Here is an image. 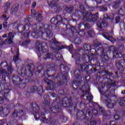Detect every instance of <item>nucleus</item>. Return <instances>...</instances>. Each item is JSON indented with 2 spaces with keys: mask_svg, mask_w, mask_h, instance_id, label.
Instances as JSON below:
<instances>
[{
  "mask_svg": "<svg viewBox=\"0 0 125 125\" xmlns=\"http://www.w3.org/2000/svg\"><path fill=\"white\" fill-rule=\"evenodd\" d=\"M43 99L45 101L44 104L45 106L42 108L39 114L42 116H44V114H57V113H60L62 111V107L63 108H67L68 111L70 112L72 110H76L77 109V105L74 106V104L72 103V98H68L67 97H64L63 99L62 104L58 103L57 102V98L53 100L52 104V106L50 107V101H49V96L48 95H45L43 96Z\"/></svg>",
  "mask_w": 125,
  "mask_h": 125,
  "instance_id": "1",
  "label": "nucleus"
},
{
  "mask_svg": "<svg viewBox=\"0 0 125 125\" xmlns=\"http://www.w3.org/2000/svg\"><path fill=\"white\" fill-rule=\"evenodd\" d=\"M31 107L32 110L33 111V115L36 121H39V120H42L43 123L45 124H49L50 125H54L58 124V121L57 120V117H56V115L59 114H61L62 113V110L61 112L57 113H49V116L50 117L46 118L45 115L46 113H44V116H42V114H40V106L36 103H32L31 104Z\"/></svg>",
  "mask_w": 125,
  "mask_h": 125,
  "instance_id": "2",
  "label": "nucleus"
},
{
  "mask_svg": "<svg viewBox=\"0 0 125 125\" xmlns=\"http://www.w3.org/2000/svg\"><path fill=\"white\" fill-rule=\"evenodd\" d=\"M32 27L33 31L31 32V36L34 39H39L40 37H42L43 34H46L48 39H51L53 36L51 32V28L53 27L52 25L45 24L42 26L41 23H36L33 24Z\"/></svg>",
  "mask_w": 125,
  "mask_h": 125,
  "instance_id": "3",
  "label": "nucleus"
},
{
  "mask_svg": "<svg viewBox=\"0 0 125 125\" xmlns=\"http://www.w3.org/2000/svg\"><path fill=\"white\" fill-rule=\"evenodd\" d=\"M61 73L58 74L55 78V80H59L56 83L57 86H61V85H68V74L70 71V68L66 64H60Z\"/></svg>",
  "mask_w": 125,
  "mask_h": 125,
  "instance_id": "4",
  "label": "nucleus"
},
{
  "mask_svg": "<svg viewBox=\"0 0 125 125\" xmlns=\"http://www.w3.org/2000/svg\"><path fill=\"white\" fill-rule=\"evenodd\" d=\"M88 114V116H86ZM76 119L77 121H85L84 122V125H88V123H90L91 125H96V121L95 120L91 121L93 119V115L91 113L90 109H88V113L86 112V114L83 110H79L78 112L76 114Z\"/></svg>",
  "mask_w": 125,
  "mask_h": 125,
  "instance_id": "5",
  "label": "nucleus"
},
{
  "mask_svg": "<svg viewBox=\"0 0 125 125\" xmlns=\"http://www.w3.org/2000/svg\"><path fill=\"white\" fill-rule=\"evenodd\" d=\"M81 15H82L83 22H95L99 19V16H98V13H96L95 14L88 12L84 13L82 11L77 10L75 13V15L81 18Z\"/></svg>",
  "mask_w": 125,
  "mask_h": 125,
  "instance_id": "6",
  "label": "nucleus"
},
{
  "mask_svg": "<svg viewBox=\"0 0 125 125\" xmlns=\"http://www.w3.org/2000/svg\"><path fill=\"white\" fill-rule=\"evenodd\" d=\"M34 71H35V64L29 63L26 65L25 67V65L18 67L17 72L18 74H20L21 77L27 78L34 76Z\"/></svg>",
  "mask_w": 125,
  "mask_h": 125,
  "instance_id": "7",
  "label": "nucleus"
},
{
  "mask_svg": "<svg viewBox=\"0 0 125 125\" xmlns=\"http://www.w3.org/2000/svg\"><path fill=\"white\" fill-rule=\"evenodd\" d=\"M1 68H0V82L5 83L7 80H9V75L6 72L5 69L3 68H7V70L9 74H12L13 68L11 66H8V63L6 62H2L0 64Z\"/></svg>",
  "mask_w": 125,
  "mask_h": 125,
  "instance_id": "8",
  "label": "nucleus"
},
{
  "mask_svg": "<svg viewBox=\"0 0 125 125\" xmlns=\"http://www.w3.org/2000/svg\"><path fill=\"white\" fill-rule=\"evenodd\" d=\"M50 23L54 27H57V25H61V24H62L63 26H65L66 30L71 29V25L69 23L67 19H63L60 15H58L56 17H54L52 18L50 20Z\"/></svg>",
  "mask_w": 125,
  "mask_h": 125,
  "instance_id": "9",
  "label": "nucleus"
},
{
  "mask_svg": "<svg viewBox=\"0 0 125 125\" xmlns=\"http://www.w3.org/2000/svg\"><path fill=\"white\" fill-rule=\"evenodd\" d=\"M57 44H61V43L57 40H56V39L53 38L51 41L50 42L49 44V45L50 47L52 49H55L56 47V49L57 50H61V49H64V48H66L69 52L71 53V51H73L74 49V47L73 46V44H71L69 46H67V45H62V46L57 45Z\"/></svg>",
  "mask_w": 125,
  "mask_h": 125,
  "instance_id": "10",
  "label": "nucleus"
},
{
  "mask_svg": "<svg viewBox=\"0 0 125 125\" xmlns=\"http://www.w3.org/2000/svg\"><path fill=\"white\" fill-rule=\"evenodd\" d=\"M39 44L36 46V49H37V54L38 56V59L41 60V57L42 53H45L48 51V47H47V44L44 42L42 43L38 42Z\"/></svg>",
  "mask_w": 125,
  "mask_h": 125,
  "instance_id": "11",
  "label": "nucleus"
},
{
  "mask_svg": "<svg viewBox=\"0 0 125 125\" xmlns=\"http://www.w3.org/2000/svg\"><path fill=\"white\" fill-rule=\"evenodd\" d=\"M47 68L49 69H47L44 71L43 75H42V78L44 77L46 78L45 79H47V78H51L52 80H54V77H55V73H56V66L54 63H50L47 65ZM54 71L55 73L52 75H49L48 73L49 72Z\"/></svg>",
  "mask_w": 125,
  "mask_h": 125,
  "instance_id": "12",
  "label": "nucleus"
},
{
  "mask_svg": "<svg viewBox=\"0 0 125 125\" xmlns=\"http://www.w3.org/2000/svg\"><path fill=\"white\" fill-rule=\"evenodd\" d=\"M105 20H110V21L113 22V20H114V19L110 17L107 14H104V19L100 20L97 22V26L98 28L102 29V28H106V27H108V22Z\"/></svg>",
  "mask_w": 125,
  "mask_h": 125,
  "instance_id": "13",
  "label": "nucleus"
},
{
  "mask_svg": "<svg viewBox=\"0 0 125 125\" xmlns=\"http://www.w3.org/2000/svg\"><path fill=\"white\" fill-rule=\"evenodd\" d=\"M97 53V51L95 49L91 48V49L88 52V54H84L82 59L85 61L86 63H89L91 61V59H90L92 58V59H93V57L96 56Z\"/></svg>",
  "mask_w": 125,
  "mask_h": 125,
  "instance_id": "14",
  "label": "nucleus"
},
{
  "mask_svg": "<svg viewBox=\"0 0 125 125\" xmlns=\"http://www.w3.org/2000/svg\"><path fill=\"white\" fill-rule=\"evenodd\" d=\"M33 20H34V16L32 15H29L26 17V19H25L24 21V25L22 27L23 31H21V34H22L23 32H27V31H29V30H30L31 22H32Z\"/></svg>",
  "mask_w": 125,
  "mask_h": 125,
  "instance_id": "15",
  "label": "nucleus"
},
{
  "mask_svg": "<svg viewBox=\"0 0 125 125\" xmlns=\"http://www.w3.org/2000/svg\"><path fill=\"white\" fill-rule=\"evenodd\" d=\"M13 78L12 83L15 85H19L22 82H25V77H22L20 73H18V75L14 76Z\"/></svg>",
  "mask_w": 125,
  "mask_h": 125,
  "instance_id": "16",
  "label": "nucleus"
},
{
  "mask_svg": "<svg viewBox=\"0 0 125 125\" xmlns=\"http://www.w3.org/2000/svg\"><path fill=\"white\" fill-rule=\"evenodd\" d=\"M108 50L110 53L112 52L113 53V58H117L118 59L119 58H122L123 56L122 53L118 52V49L116 48L114 46L109 47Z\"/></svg>",
  "mask_w": 125,
  "mask_h": 125,
  "instance_id": "17",
  "label": "nucleus"
},
{
  "mask_svg": "<svg viewBox=\"0 0 125 125\" xmlns=\"http://www.w3.org/2000/svg\"><path fill=\"white\" fill-rule=\"evenodd\" d=\"M49 6L51 7L52 9H56V11L59 13L61 11L62 8L58 6V3L55 1V0H50V3H49Z\"/></svg>",
  "mask_w": 125,
  "mask_h": 125,
  "instance_id": "18",
  "label": "nucleus"
},
{
  "mask_svg": "<svg viewBox=\"0 0 125 125\" xmlns=\"http://www.w3.org/2000/svg\"><path fill=\"white\" fill-rule=\"evenodd\" d=\"M29 83H33L34 84H40V81L38 79H32V77H27L25 78L24 83L22 84H26Z\"/></svg>",
  "mask_w": 125,
  "mask_h": 125,
  "instance_id": "19",
  "label": "nucleus"
},
{
  "mask_svg": "<svg viewBox=\"0 0 125 125\" xmlns=\"http://www.w3.org/2000/svg\"><path fill=\"white\" fill-rule=\"evenodd\" d=\"M44 81L47 84V86L49 90H54L56 88V85L55 83L52 80H50L47 78L44 79Z\"/></svg>",
  "mask_w": 125,
  "mask_h": 125,
  "instance_id": "20",
  "label": "nucleus"
},
{
  "mask_svg": "<svg viewBox=\"0 0 125 125\" xmlns=\"http://www.w3.org/2000/svg\"><path fill=\"white\" fill-rule=\"evenodd\" d=\"M37 91L38 87L36 85L30 86L27 87L26 92H24V95L25 96H28V95H30V93H34Z\"/></svg>",
  "mask_w": 125,
  "mask_h": 125,
  "instance_id": "21",
  "label": "nucleus"
},
{
  "mask_svg": "<svg viewBox=\"0 0 125 125\" xmlns=\"http://www.w3.org/2000/svg\"><path fill=\"white\" fill-rule=\"evenodd\" d=\"M105 104L107 109H113V108L116 106L117 102H116V101L108 99L105 100Z\"/></svg>",
  "mask_w": 125,
  "mask_h": 125,
  "instance_id": "22",
  "label": "nucleus"
},
{
  "mask_svg": "<svg viewBox=\"0 0 125 125\" xmlns=\"http://www.w3.org/2000/svg\"><path fill=\"white\" fill-rule=\"evenodd\" d=\"M9 105L6 107L1 106L0 107V113L4 115V117H7L10 113V108H9Z\"/></svg>",
  "mask_w": 125,
  "mask_h": 125,
  "instance_id": "23",
  "label": "nucleus"
},
{
  "mask_svg": "<svg viewBox=\"0 0 125 125\" xmlns=\"http://www.w3.org/2000/svg\"><path fill=\"white\" fill-rule=\"evenodd\" d=\"M80 51H78V52H76V53L72 54V58H74L76 60L75 63L77 66H81V55L80 53Z\"/></svg>",
  "mask_w": 125,
  "mask_h": 125,
  "instance_id": "24",
  "label": "nucleus"
},
{
  "mask_svg": "<svg viewBox=\"0 0 125 125\" xmlns=\"http://www.w3.org/2000/svg\"><path fill=\"white\" fill-rule=\"evenodd\" d=\"M104 66V64L101 65L100 63L96 62L95 64V68L92 67V68L90 69V71L91 73L97 72L99 70L101 69V67H103Z\"/></svg>",
  "mask_w": 125,
  "mask_h": 125,
  "instance_id": "25",
  "label": "nucleus"
},
{
  "mask_svg": "<svg viewBox=\"0 0 125 125\" xmlns=\"http://www.w3.org/2000/svg\"><path fill=\"white\" fill-rule=\"evenodd\" d=\"M10 91H11V87L10 86L4 87L3 97L5 100H7V97L9 96V92Z\"/></svg>",
  "mask_w": 125,
  "mask_h": 125,
  "instance_id": "26",
  "label": "nucleus"
},
{
  "mask_svg": "<svg viewBox=\"0 0 125 125\" xmlns=\"http://www.w3.org/2000/svg\"><path fill=\"white\" fill-rule=\"evenodd\" d=\"M89 66L91 67L90 64L86 65L85 63H82L80 64V68L82 72H88L89 70Z\"/></svg>",
  "mask_w": 125,
  "mask_h": 125,
  "instance_id": "27",
  "label": "nucleus"
},
{
  "mask_svg": "<svg viewBox=\"0 0 125 125\" xmlns=\"http://www.w3.org/2000/svg\"><path fill=\"white\" fill-rule=\"evenodd\" d=\"M74 77L76 80H82L83 76L81 74V71L79 69H76L74 73Z\"/></svg>",
  "mask_w": 125,
  "mask_h": 125,
  "instance_id": "28",
  "label": "nucleus"
},
{
  "mask_svg": "<svg viewBox=\"0 0 125 125\" xmlns=\"http://www.w3.org/2000/svg\"><path fill=\"white\" fill-rule=\"evenodd\" d=\"M82 84V81H75L73 82V88L74 90H77L81 86Z\"/></svg>",
  "mask_w": 125,
  "mask_h": 125,
  "instance_id": "29",
  "label": "nucleus"
},
{
  "mask_svg": "<svg viewBox=\"0 0 125 125\" xmlns=\"http://www.w3.org/2000/svg\"><path fill=\"white\" fill-rule=\"evenodd\" d=\"M101 58H102V61H103V62H104V63H106V62L109 60L108 55L105 54L104 49L102 50Z\"/></svg>",
  "mask_w": 125,
  "mask_h": 125,
  "instance_id": "30",
  "label": "nucleus"
},
{
  "mask_svg": "<svg viewBox=\"0 0 125 125\" xmlns=\"http://www.w3.org/2000/svg\"><path fill=\"white\" fill-rule=\"evenodd\" d=\"M74 8L73 6L69 7L68 6H66L64 7V10L66 12L67 14H71L74 11Z\"/></svg>",
  "mask_w": 125,
  "mask_h": 125,
  "instance_id": "31",
  "label": "nucleus"
},
{
  "mask_svg": "<svg viewBox=\"0 0 125 125\" xmlns=\"http://www.w3.org/2000/svg\"><path fill=\"white\" fill-rule=\"evenodd\" d=\"M24 113V110H20L19 111L17 110H15L13 113H12V116L14 117V118H17L18 117V115H21V114Z\"/></svg>",
  "mask_w": 125,
  "mask_h": 125,
  "instance_id": "32",
  "label": "nucleus"
},
{
  "mask_svg": "<svg viewBox=\"0 0 125 125\" xmlns=\"http://www.w3.org/2000/svg\"><path fill=\"white\" fill-rule=\"evenodd\" d=\"M55 58L56 59V61H58L59 62H60V63H62V62L64 61L63 56H62L60 53H57L56 54Z\"/></svg>",
  "mask_w": 125,
  "mask_h": 125,
  "instance_id": "33",
  "label": "nucleus"
},
{
  "mask_svg": "<svg viewBox=\"0 0 125 125\" xmlns=\"http://www.w3.org/2000/svg\"><path fill=\"white\" fill-rule=\"evenodd\" d=\"M19 9V4H16L15 5V7L12 9L11 11V15H14L15 13H17L18 12V10Z\"/></svg>",
  "mask_w": 125,
  "mask_h": 125,
  "instance_id": "34",
  "label": "nucleus"
},
{
  "mask_svg": "<svg viewBox=\"0 0 125 125\" xmlns=\"http://www.w3.org/2000/svg\"><path fill=\"white\" fill-rule=\"evenodd\" d=\"M93 106H98V109L101 113H105V110L103 109V108L100 106V105L98 104V103L93 102H92Z\"/></svg>",
  "mask_w": 125,
  "mask_h": 125,
  "instance_id": "35",
  "label": "nucleus"
},
{
  "mask_svg": "<svg viewBox=\"0 0 125 125\" xmlns=\"http://www.w3.org/2000/svg\"><path fill=\"white\" fill-rule=\"evenodd\" d=\"M37 91L38 94H39L40 96H42L43 92H44V91H45L43 90V87H42V86L40 85L39 87H38Z\"/></svg>",
  "mask_w": 125,
  "mask_h": 125,
  "instance_id": "36",
  "label": "nucleus"
},
{
  "mask_svg": "<svg viewBox=\"0 0 125 125\" xmlns=\"http://www.w3.org/2000/svg\"><path fill=\"white\" fill-rule=\"evenodd\" d=\"M87 33L90 38L95 37V32H94V30H89L87 31Z\"/></svg>",
  "mask_w": 125,
  "mask_h": 125,
  "instance_id": "37",
  "label": "nucleus"
},
{
  "mask_svg": "<svg viewBox=\"0 0 125 125\" xmlns=\"http://www.w3.org/2000/svg\"><path fill=\"white\" fill-rule=\"evenodd\" d=\"M121 4V1L120 0H116L115 2L113 3V7L114 8H118Z\"/></svg>",
  "mask_w": 125,
  "mask_h": 125,
  "instance_id": "38",
  "label": "nucleus"
},
{
  "mask_svg": "<svg viewBox=\"0 0 125 125\" xmlns=\"http://www.w3.org/2000/svg\"><path fill=\"white\" fill-rule=\"evenodd\" d=\"M82 22L83 26L84 27L85 30H89L90 29V25L89 23H87V22H86V21H83V18H82Z\"/></svg>",
  "mask_w": 125,
  "mask_h": 125,
  "instance_id": "39",
  "label": "nucleus"
},
{
  "mask_svg": "<svg viewBox=\"0 0 125 125\" xmlns=\"http://www.w3.org/2000/svg\"><path fill=\"white\" fill-rule=\"evenodd\" d=\"M19 51L17 52L16 55L13 57V61L16 63L19 60Z\"/></svg>",
  "mask_w": 125,
  "mask_h": 125,
  "instance_id": "40",
  "label": "nucleus"
},
{
  "mask_svg": "<svg viewBox=\"0 0 125 125\" xmlns=\"http://www.w3.org/2000/svg\"><path fill=\"white\" fill-rule=\"evenodd\" d=\"M119 105L121 106V107H124V108H125V98H120Z\"/></svg>",
  "mask_w": 125,
  "mask_h": 125,
  "instance_id": "41",
  "label": "nucleus"
},
{
  "mask_svg": "<svg viewBox=\"0 0 125 125\" xmlns=\"http://www.w3.org/2000/svg\"><path fill=\"white\" fill-rule=\"evenodd\" d=\"M35 75L37 78H41L42 77V69H39L35 71Z\"/></svg>",
  "mask_w": 125,
  "mask_h": 125,
  "instance_id": "42",
  "label": "nucleus"
},
{
  "mask_svg": "<svg viewBox=\"0 0 125 125\" xmlns=\"http://www.w3.org/2000/svg\"><path fill=\"white\" fill-rule=\"evenodd\" d=\"M83 47L85 51H88V52L91 49V46L89 44H84Z\"/></svg>",
  "mask_w": 125,
  "mask_h": 125,
  "instance_id": "43",
  "label": "nucleus"
},
{
  "mask_svg": "<svg viewBox=\"0 0 125 125\" xmlns=\"http://www.w3.org/2000/svg\"><path fill=\"white\" fill-rule=\"evenodd\" d=\"M125 50V45L124 44L120 45L118 47V52L120 51L119 53H123V51Z\"/></svg>",
  "mask_w": 125,
  "mask_h": 125,
  "instance_id": "44",
  "label": "nucleus"
},
{
  "mask_svg": "<svg viewBox=\"0 0 125 125\" xmlns=\"http://www.w3.org/2000/svg\"><path fill=\"white\" fill-rule=\"evenodd\" d=\"M75 34H77L78 36L80 37H83L85 35V32H84V30H80L79 31L75 33Z\"/></svg>",
  "mask_w": 125,
  "mask_h": 125,
  "instance_id": "45",
  "label": "nucleus"
},
{
  "mask_svg": "<svg viewBox=\"0 0 125 125\" xmlns=\"http://www.w3.org/2000/svg\"><path fill=\"white\" fill-rule=\"evenodd\" d=\"M74 42L75 44H81V43H82V39L76 37L74 39Z\"/></svg>",
  "mask_w": 125,
  "mask_h": 125,
  "instance_id": "46",
  "label": "nucleus"
},
{
  "mask_svg": "<svg viewBox=\"0 0 125 125\" xmlns=\"http://www.w3.org/2000/svg\"><path fill=\"white\" fill-rule=\"evenodd\" d=\"M23 37L25 39L29 38L30 36V34H31V31H23Z\"/></svg>",
  "mask_w": 125,
  "mask_h": 125,
  "instance_id": "47",
  "label": "nucleus"
},
{
  "mask_svg": "<svg viewBox=\"0 0 125 125\" xmlns=\"http://www.w3.org/2000/svg\"><path fill=\"white\" fill-rule=\"evenodd\" d=\"M36 21L38 22H42L43 18H42V14H39L37 15V16L36 17Z\"/></svg>",
  "mask_w": 125,
  "mask_h": 125,
  "instance_id": "48",
  "label": "nucleus"
},
{
  "mask_svg": "<svg viewBox=\"0 0 125 125\" xmlns=\"http://www.w3.org/2000/svg\"><path fill=\"white\" fill-rule=\"evenodd\" d=\"M49 59V60H52L53 59V54H50L48 53L46 55V60Z\"/></svg>",
  "mask_w": 125,
  "mask_h": 125,
  "instance_id": "49",
  "label": "nucleus"
},
{
  "mask_svg": "<svg viewBox=\"0 0 125 125\" xmlns=\"http://www.w3.org/2000/svg\"><path fill=\"white\" fill-rule=\"evenodd\" d=\"M89 85L87 83H84V85H82V90H86L87 89H89Z\"/></svg>",
  "mask_w": 125,
  "mask_h": 125,
  "instance_id": "50",
  "label": "nucleus"
},
{
  "mask_svg": "<svg viewBox=\"0 0 125 125\" xmlns=\"http://www.w3.org/2000/svg\"><path fill=\"white\" fill-rule=\"evenodd\" d=\"M29 43H31V40L26 39L25 41L22 42V45H23V46H27V44H29Z\"/></svg>",
  "mask_w": 125,
  "mask_h": 125,
  "instance_id": "51",
  "label": "nucleus"
},
{
  "mask_svg": "<svg viewBox=\"0 0 125 125\" xmlns=\"http://www.w3.org/2000/svg\"><path fill=\"white\" fill-rule=\"evenodd\" d=\"M61 118L62 124H66V123L68 122V118L66 117L65 116L62 115Z\"/></svg>",
  "mask_w": 125,
  "mask_h": 125,
  "instance_id": "52",
  "label": "nucleus"
},
{
  "mask_svg": "<svg viewBox=\"0 0 125 125\" xmlns=\"http://www.w3.org/2000/svg\"><path fill=\"white\" fill-rule=\"evenodd\" d=\"M103 36L105 38V39L107 40V41H111V37L109 36V34L106 32H104Z\"/></svg>",
  "mask_w": 125,
  "mask_h": 125,
  "instance_id": "53",
  "label": "nucleus"
},
{
  "mask_svg": "<svg viewBox=\"0 0 125 125\" xmlns=\"http://www.w3.org/2000/svg\"><path fill=\"white\" fill-rule=\"evenodd\" d=\"M102 45V43L98 42H96L93 43V45L94 47H98V46H100V45Z\"/></svg>",
  "mask_w": 125,
  "mask_h": 125,
  "instance_id": "54",
  "label": "nucleus"
},
{
  "mask_svg": "<svg viewBox=\"0 0 125 125\" xmlns=\"http://www.w3.org/2000/svg\"><path fill=\"white\" fill-rule=\"evenodd\" d=\"M104 73L107 77H112L113 76V73L112 72H109L108 70H104Z\"/></svg>",
  "mask_w": 125,
  "mask_h": 125,
  "instance_id": "55",
  "label": "nucleus"
},
{
  "mask_svg": "<svg viewBox=\"0 0 125 125\" xmlns=\"http://www.w3.org/2000/svg\"><path fill=\"white\" fill-rule=\"evenodd\" d=\"M125 11L123 10V9H120V10L118 11V14L121 15V16H124L125 15Z\"/></svg>",
  "mask_w": 125,
  "mask_h": 125,
  "instance_id": "56",
  "label": "nucleus"
},
{
  "mask_svg": "<svg viewBox=\"0 0 125 125\" xmlns=\"http://www.w3.org/2000/svg\"><path fill=\"white\" fill-rule=\"evenodd\" d=\"M100 7L103 12H105L108 10V8L105 6H101Z\"/></svg>",
  "mask_w": 125,
  "mask_h": 125,
  "instance_id": "57",
  "label": "nucleus"
},
{
  "mask_svg": "<svg viewBox=\"0 0 125 125\" xmlns=\"http://www.w3.org/2000/svg\"><path fill=\"white\" fill-rule=\"evenodd\" d=\"M114 119L116 121H120L121 120V116L119 114H116L114 116Z\"/></svg>",
  "mask_w": 125,
  "mask_h": 125,
  "instance_id": "58",
  "label": "nucleus"
},
{
  "mask_svg": "<svg viewBox=\"0 0 125 125\" xmlns=\"http://www.w3.org/2000/svg\"><path fill=\"white\" fill-rule=\"evenodd\" d=\"M80 108H82L83 110H85V105H84V104L83 103V101H81L80 103Z\"/></svg>",
  "mask_w": 125,
  "mask_h": 125,
  "instance_id": "59",
  "label": "nucleus"
},
{
  "mask_svg": "<svg viewBox=\"0 0 125 125\" xmlns=\"http://www.w3.org/2000/svg\"><path fill=\"white\" fill-rule=\"evenodd\" d=\"M87 100L89 101V102H91L92 101V99H93V96L92 95H88L86 97Z\"/></svg>",
  "mask_w": 125,
  "mask_h": 125,
  "instance_id": "60",
  "label": "nucleus"
},
{
  "mask_svg": "<svg viewBox=\"0 0 125 125\" xmlns=\"http://www.w3.org/2000/svg\"><path fill=\"white\" fill-rule=\"evenodd\" d=\"M9 8H10V3L7 2L4 6V9L5 10H8Z\"/></svg>",
  "mask_w": 125,
  "mask_h": 125,
  "instance_id": "61",
  "label": "nucleus"
},
{
  "mask_svg": "<svg viewBox=\"0 0 125 125\" xmlns=\"http://www.w3.org/2000/svg\"><path fill=\"white\" fill-rule=\"evenodd\" d=\"M92 113L94 116H98V110L96 109H93L92 111Z\"/></svg>",
  "mask_w": 125,
  "mask_h": 125,
  "instance_id": "62",
  "label": "nucleus"
},
{
  "mask_svg": "<svg viewBox=\"0 0 125 125\" xmlns=\"http://www.w3.org/2000/svg\"><path fill=\"white\" fill-rule=\"evenodd\" d=\"M14 35L13 34H12V33L10 32V33H8V38L9 39H14Z\"/></svg>",
  "mask_w": 125,
  "mask_h": 125,
  "instance_id": "63",
  "label": "nucleus"
},
{
  "mask_svg": "<svg viewBox=\"0 0 125 125\" xmlns=\"http://www.w3.org/2000/svg\"><path fill=\"white\" fill-rule=\"evenodd\" d=\"M58 92L60 95H65V91H64V90H63V89L59 90Z\"/></svg>",
  "mask_w": 125,
  "mask_h": 125,
  "instance_id": "64",
  "label": "nucleus"
}]
</instances>
